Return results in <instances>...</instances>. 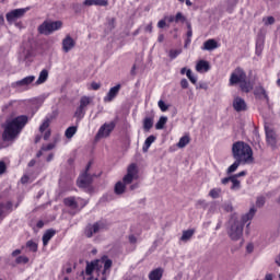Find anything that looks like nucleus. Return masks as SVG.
<instances>
[{
	"mask_svg": "<svg viewBox=\"0 0 280 280\" xmlns=\"http://www.w3.org/2000/svg\"><path fill=\"white\" fill-rule=\"evenodd\" d=\"M28 121L30 117H27V115H21L8 121L2 132V140L14 141L15 138L21 135L25 126H27Z\"/></svg>",
	"mask_w": 280,
	"mask_h": 280,
	"instance_id": "obj_1",
	"label": "nucleus"
},
{
	"mask_svg": "<svg viewBox=\"0 0 280 280\" xmlns=\"http://www.w3.org/2000/svg\"><path fill=\"white\" fill-rule=\"evenodd\" d=\"M232 155L234 160L240 161L243 165L255 163L253 148L244 141H236L232 144Z\"/></svg>",
	"mask_w": 280,
	"mask_h": 280,
	"instance_id": "obj_2",
	"label": "nucleus"
},
{
	"mask_svg": "<svg viewBox=\"0 0 280 280\" xmlns=\"http://www.w3.org/2000/svg\"><path fill=\"white\" fill-rule=\"evenodd\" d=\"M257 213V209L255 207L250 208L248 213L244 214L242 217V221L234 220L233 223L231 224L228 234L233 242H237L244 235V224L246 222H250L253 218H255V214Z\"/></svg>",
	"mask_w": 280,
	"mask_h": 280,
	"instance_id": "obj_3",
	"label": "nucleus"
},
{
	"mask_svg": "<svg viewBox=\"0 0 280 280\" xmlns=\"http://www.w3.org/2000/svg\"><path fill=\"white\" fill-rule=\"evenodd\" d=\"M58 30H62V21H44L38 27V34H43L44 36H50L54 32H58Z\"/></svg>",
	"mask_w": 280,
	"mask_h": 280,
	"instance_id": "obj_4",
	"label": "nucleus"
},
{
	"mask_svg": "<svg viewBox=\"0 0 280 280\" xmlns=\"http://www.w3.org/2000/svg\"><path fill=\"white\" fill-rule=\"evenodd\" d=\"M92 162H89L84 172L78 177L77 185L81 189H86L91 187L93 183V176L89 174V170H91Z\"/></svg>",
	"mask_w": 280,
	"mask_h": 280,
	"instance_id": "obj_5",
	"label": "nucleus"
},
{
	"mask_svg": "<svg viewBox=\"0 0 280 280\" xmlns=\"http://www.w3.org/2000/svg\"><path fill=\"white\" fill-rule=\"evenodd\" d=\"M246 78V71H244L241 67H237L230 75L229 86H237V84L243 83Z\"/></svg>",
	"mask_w": 280,
	"mask_h": 280,
	"instance_id": "obj_6",
	"label": "nucleus"
},
{
	"mask_svg": "<svg viewBox=\"0 0 280 280\" xmlns=\"http://www.w3.org/2000/svg\"><path fill=\"white\" fill-rule=\"evenodd\" d=\"M108 229V226L104 223V221H98L93 224H90L85 228L84 235L88 237H93L95 233H100V231Z\"/></svg>",
	"mask_w": 280,
	"mask_h": 280,
	"instance_id": "obj_7",
	"label": "nucleus"
},
{
	"mask_svg": "<svg viewBox=\"0 0 280 280\" xmlns=\"http://www.w3.org/2000/svg\"><path fill=\"white\" fill-rule=\"evenodd\" d=\"M139 171L137 164L132 163L127 168V174L122 178L125 185H130L135 178H138Z\"/></svg>",
	"mask_w": 280,
	"mask_h": 280,
	"instance_id": "obj_8",
	"label": "nucleus"
},
{
	"mask_svg": "<svg viewBox=\"0 0 280 280\" xmlns=\"http://www.w3.org/2000/svg\"><path fill=\"white\" fill-rule=\"evenodd\" d=\"M104 262L102 260H94L92 262L86 264L85 275L91 276L93 272H96L97 277H100V272H102V268Z\"/></svg>",
	"mask_w": 280,
	"mask_h": 280,
	"instance_id": "obj_9",
	"label": "nucleus"
},
{
	"mask_svg": "<svg viewBox=\"0 0 280 280\" xmlns=\"http://www.w3.org/2000/svg\"><path fill=\"white\" fill-rule=\"evenodd\" d=\"M116 126H117V122L115 121L105 122L103 126L100 127L97 131V137L100 138L110 137V132L115 130Z\"/></svg>",
	"mask_w": 280,
	"mask_h": 280,
	"instance_id": "obj_10",
	"label": "nucleus"
},
{
	"mask_svg": "<svg viewBox=\"0 0 280 280\" xmlns=\"http://www.w3.org/2000/svg\"><path fill=\"white\" fill-rule=\"evenodd\" d=\"M28 9H15L7 13L5 19L8 23H12L16 21V19H23L25 16V12H27Z\"/></svg>",
	"mask_w": 280,
	"mask_h": 280,
	"instance_id": "obj_11",
	"label": "nucleus"
},
{
	"mask_svg": "<svg viewBox=\"0 0 280 280\" xmlns=\"http://www.w3.org/2000/svg\"><path fill=\"white\" fill-rule=\"evenodd\" d=\"M121 91V84H116L115 86L110 88L108 93L104 96L103 101L105 103H110L115 97L119 95V92Z\"/></svg>",
	"mask_w": 280,
	"mask_h": 280,
	"instance_id": "obj_12",
	"label": "nucleus"
},
{
	"mask_svg": "<svg viewBox=\"0 0 280 280\" xmlns=\"http://www.w3.org/2000/svg\"><path fill=\"white\" fill-rule=\"evenodd\" d=\"M233 108L236 113H244L248 110V105L246 104V101H244V98L236 96L233 100Z\"/></svg>",
	"mask_w": 280,
	"mask_h": 280,
	"instance_id": "obj_13",
	"label": "nucleus"
},
{
	"mask_svg": "<svg viewBox=\"0 0 280 280\" xmlns=\"http://www.w3.org/2000/svg\"><path fill=\"white\" fill-rule=\"evenodd\" d=\"M62 51L63 54H69V51H71V49H73L75 47V40L73 37H71V35H67L63 39H62Z\"/></svg>",
	"mask_w": 280,
	"mask_h": 280,
	"instance_id": "obj_14",
	"label": "nucleus"
},
{
	"mask_svg": "<svg viewBox=\"0 0 280 280\" xmlns=\"http://www.w3.org/2000/svg\"><path fill=\"white\" fill-rule=\"evenodd\" d=\"M265 132H266V141L268 145H270L271 148H277V132L268 128L265 129Z\"/></svg>",
	"mask_w": 280,
	"mask_h": 280,
	"instance_id": "obj_15",
	"label": "nucleus"
},
{
	"mask_svg": "<svg viewBox=\"0 0 280 280\" xmlns=\"http://www.w3.org/2000/svg\"><path fill=\"white\" fill-rule=\"evenodd\" d=\"M112 266H113V260L107 259L104 262V269L102 270V268H101V271H100L98 276L95 278V280H106V270H110Z\"/></svg>",
	"mask_w": 280,
	"mask_h": 280,
	"instance_id": "obj_16",
	"label": "nucleus"
},
{
	"mask_svg": "<svg viewBox=\"0 0 280 280\" xmlns=\"http://www.w3.org/2000/svg\"><path fill=\"white\" fill-rule=\"evenodd\" d=\"M35 80H36V77L28 75L20 81H16L15 83H12V86H30V84H32V82H34Z\"/></svg>",
	"mask_w": 280,
	"mask_h": 280,
	"instance_id": "obj_17",
	"label": "nucleus"
},
{
	"mask_svg": "<svg viewBox=\"0 0 280 280\" xmlns=\"http://www.w3.org/2000/svg\"><path fill=\"white\" fill-rule=\"evenodd\" d=\"M254 95L255 97H257L258 100H266L267 102L270 101V97L268 96V93L266 92V89H264V86H257L254 91Z\"/></svg>",
	"mask_w": 280,
	"mask_h": 280,
	"instance_id": "obj_18",
	"label": "nucleus"
},
{
	"mask_svg": "<svg viewBox=\"0 0 280 280\" xmlns=\"http://www.w3.org/2000/svg\"><path fill=\"white\" fill-rule=\"evenodd\" d=\"M220 47L215 39H208L203 43L202 49L203 51H213V49H218Z\"/></svg>",
	"mask_w": 280,
	"mask_h": 280,
	"instance_id": "obj_19",
	"label": "nucleus"
},
{
	"mask_svg": "<svg viewBox=\"0 0 280 280\" xmlns=\"http://www.w3.org/2000/svg\"><path fill=\"white\" fill-rule=\"evenodd\" d=\"M163 268L159 267L150 271L149 273V280H161L163 279Z\"/></svg>",
	"mask_w": 280,
	"mask_h": 280,
	"instance_id": "obj_20",
	"label": "nucleus"
},
{
	"mask_svg": "<svg viewBox=\"0 0 280 280\" xmlns=\"http://www.w3.org/2000/svg\"><path fill=\"white\" fill-rule=\"evenodd\" d=\"M210 69L211 66L209 65V61L206 60H199L196 65V71H198V73H202V71L207 73V71H209Z\"/></svg>",
	"mask_w": 280,
	"mask_h": 280,
	"instance_id": "obj_21",
	"label": "nucleus"
},
{
	"mask_svg": "<svg viewBox=\"0 0 280 280\" xmlns=\"http://www.w3.org/2000/svg\"><path fill=\"white\" fill-rule=\"evenodd\" d=\"M54 235H56V230L54 229H49L47 230L44 235H43V245L47 246V244H49L50 240L54 237Z\"/></svg>",
	"mask_w": 280,
	"mask_h": 280,
	"instance_id": "obj_22",
	"label": "nucleus"
},
{
	"mask_svg": "<svg viewBox=\"0 0 280 280\" xmlns=\"http://www.w3.org/2000/svg\"><path fill=\"white\" fill-rule=\"evenodd\" d=\"M154 126V117L149 116L143 119V130L144 132H150Z\"/></svg>",
	"mask_w": 280,
	"mask_h": 280,
	"instance_id": "obj_23",
	"label": "nucleus"
},
{
	"mask_svg": "<svg viewBox=\"0 0 280 280\" xmlns=\"http://www.w3.org/2000/svg\"><path fill=\"white\" fill-rule=\"evenodd\" d=\"M65 207H69L70 209H78L79 205L75 201V197H67L63 199Z\"/></svg>",
	"mask_w": 280,
	"mask_h": 280,
	"instance_id": "obj_24",
	"label": "nucleus"
},
{
	"mask_svg": "<svg viewBox=\"0 0 280 280\" xmlns=\"http://www.w3.org/2000/svg\"><path fill=\"white\" fill-rule=\"evenodd\" d=\"M238 84L242 93H250V91H253V83H250V81H247L246 79H244V81Z\"/></svg>",
	"mask_w": 280,
	"mask_h": 280,
	"instance_id": "obj_25",
	"label": "nucleus"
},
{
	"mask_svg": "<svg viewBox=\"0 0 280 280\" xmlns=\"http://www.w3.org/2000/svg\"><path fill=\"white\" fill-rule=\"evenodd\" d=\"M49 78V71L47 69H44L40 71L39 77L36 81V84H45L47 82V79Z\"/></svg>",
	"mask_w": 280,
	"mask_h": 280,
	"instance_id": "obj_26",
	"label": "nucleus"
},
{
	"mask_svg": "<svg viewBox=\"0 0 280 280\" xmlns=\"http://www.w3.org/2000/svg\"><path fill=\"white\" fill-rule=\"evenodd\" d=\"M195 233H196V230H194V229L183 231L180 241H182V242H189V240H190L191 237H194V234H195Z\"/></svg>",
	"mask_w": 280,
	"mask_h": 280,
	"instance_id": "obj_27",
	"label": "nucleus"
},
{
	"mask_svg": "<svg viewBox=\"0 0 280 280\" xmlns=\"http://www.w3.org/2000/svg\"><path fill=\"white\" fill-rule=\"evenodd\" d=\"M77 132H78V126L68 127L65 131V137L66 139H73Z\"/></svg>",
	"mask_w": 280,
	"mask_h": 280,
	"instance_id": "obj_28",
	"label": "nucleus"
},
{
	"mask_svg": "<svg viewBox=\"0 0 280 280\" xmlns=\"http://www.w3.org/2000/svg\"><path fill=\"white\" fill-rule=\"evenodd\" d=\"M154 141H156V137L155 136H149L145 139L144 144L142 147L143 152H148V150H150V145H152L154 143Z\"/></svg>",
	"mask_w": 280,
	"mask_h": 280,
	"instance_id": "obj_29",
	"label": "nucleus"
},
{
	"mask_svg": "<svg viewBox=\"0 0 280 280\" xmlns=\"http://www.w3.org/2000/svg\"><path fill=\"white\" fill-rule=\"evenodd\" d=\"M114 191L117 196H121L126 191V184L124 182H117Z\"/></svg>",
	"mask_w": 280,
	"mask_h": 280,
	"instance_id": "obj_30",
	"label": "nucleus"
},
{
	"mask_svg": "<svg viewBox=\"0 0 280 280\" xmlns=\"http://www.w3.org/2000/svg\"><path fill=\"white\" fill-rule=\"evenodd\" d=\"M244 165V162H240V160H235L232 165L228 167L226 174H233V172H237V167Z\"/></svg>",
	"mask_w": 280,
	"mask_h": 280,
	"instance_id": "obj_31",
	"label": "nucleus"
},
{
	"mask_svg": "<svg viewBox=\"0 0 280 280\" xmlns=\"http://www.w3.org/2000/svg\"><path fill=\"white\" fill-rule=\"evenodd\" d=\"M91 102H93V98H91V96H82L80 98V107L85 109L86 106H89L91 104Z\"/></svg>",
	"mask_w": 280,
	"mask_h": 280,
	"instance_id": "obj_32",
	"label": "nucleus"
},
{
	"mask_svg": "<svg viewBox=\"0 0 280 280\" xmlns=\"http://www.w3.org/2000/svg\"><path fill=\"white\" fill-rule=\"evenodd\" d=\"M165 124H167V117L161 116L155 124V130H163V128H165Z\"/></svg>",
	"mask_w": 280,
	"mask_h": 280,
	"instance_id": "obj_33",
	"label": "nucleus"
},
{
	"mask_svg": "<svg viewBox=\"0 0 280 280\" xmlns=\"http://www.w3.org/2000/svg\"><path fill=\"white\" fill-rule=\"evenodd\" d=\"M26 247L28 248V250H31V253H38V243L34 241H27Z\"/></svg>",
	"mask_w": 280,
	"mask_h": 280,
	"instance_id": "obj_34",
	"label": "nucleus"
},
{
	"mask_svg": "<svg viewBox=\"0 0 280 280\" xmlns=\"http://www.w3.org/2000/svg\"><path fill=\"white\" fill-rule=\"evenodd\" d=\"M220 194H222V188H212L209 191L210 198H213V200L220 198Z\"/></svg>",
	"mask_w": 280,
	"mask_h": 280,
	"instance_id": "obj_35",
	"label": "nucleus"
},
{
	"mask_svg": "<svg viewBox=\"0 0 280 280\" xmlns=\"http://www.w3.org/2000/svg\"><path fill=\"white\" fill-rule=\"evenodd\" d=\"M175 23H189L183 12H177L175 15Z\"/></svg>",
	"mask_w": 280,
	"mask_h": 280,
	"instance_id": "obj_36",
	"label": "nucleus"
},
{
	"mask_svg": "<svg viewBox=\"0 0 280 280\" xmlns=\"http://www.w3.org/2000/svg\"><path fill=\"white\" fill-rule=\"evenodd\" d=\"M190 139H189V136H183L178 143H177V147L179 148H185L188 143H189Z\"/></svg>",
	"mask_w": 280,
	"mask_h": 280,
	"instance_id": "obj_37",
	"label": "nucleus"
},
{
	"mask_svg": "<svg viewBox=\"0 0 280 280\" xmlns=\"http://www.w3.org/2000/svg\"><path fill=\"white\" fill-rule=\"evenodd\" d=\"M46 130H49V118L45 119L40 126H39V132L40 135H43L44 132H46Z\"/></svg>",
	"mask_w": 280,
	"mask_h": 280,
	"instance_id": "obj_38",
	"label": "nucleus"
},
{
	"mask_svg": "<svg viewBox=\"0 0 280 280\" xmlns=\"http://www.w3.org/2000/svg\"><path fill=\"white\" fill-rule=\"evenodd\" d=\"M86 109H84L83 107H78L75 113H74V117H77V119H82V117H84Z\"/></svg>",
	"mask_w": 280,
	"mask_h": 280,
	"instance_id": "obj_39",
	"label": "nucleus"
},
{
	"mask_svg": "<svg viewBox=\"0 0 280 280\" xmlns=\"http://www.w3.org/2000/svg\"><path fill=\"white\" fill-rule=\"evenodd\" d=\"M182 50L180 49H171L168 52V56L171 58V60H175V58H178V56H180Z\"/></svg>",
	"mask_w": 280,
	"mask_h": 280,
	"instance_id": "obj_40",
	"label": "nucleus"
},
{
	"mask_svg": "<svg viewBox=\"0 0 280 280\" xmlns=\"http://www.w3.org/2000/svg\"><path fill=\"white\" fill-rule=\"evenodd\" d=\"M242 187L240 180L232 176V186H231V189L235 190V189H240Z\"/></svg>",
	"mask_w": 280,
	"mask_h": 280,
	"instance_id": "obj_41",
	"label": "nucleus"
},
{
	"mask_svg": "<svg viewBox=\"0 0 280 280\" xmlns=\"http://www.w3.org/2000/svg\"><path fill=\"white\" fill-rule=\"evenodd\" d=\"M54 148H56V142L52 143H48V144H43L42 145V151L43 152H49L50 150H54Z\"/></svg>",
	"mask_w": 280,
	"mask_h": 280,
	"instance_id": "obj_42",
	"label": "nucleus"
},
{
	"mask_svg": "<svg viewBox=\"0 0 280 280\" xmlns=\"http://www.w3.org/2000/svg\"><path fill=\"white\" fill-rule=\"evenodd\" d=\"M15 264H30V258L27 256H19L15 259Z\"/></svg>",
	"mask_w": 280,
	"mask_h": 280,
	"instance_id": "obj_43",
	"label": "nucleus"
},
{
	"mask_svg": "<svg viewBox=\"0 0 280 280\" xmlns=\"http://www.w3.org/2000/svg\"><path fill=\"white\" fill-rule=\"evenodd\" d=\"M186 27H187V33L186 36L187 38H191V36H194V31L191 28V22H186Z\"/></svg>",
	"mask_w": 280,
	"mask_h": 280,
	"instance_id": "obj_44",
	"label": "nucleus"
},
{
	"mask_svg": "<svg viewBox=\"0 0 280 280\" xmlns=\"http://www.w3.org/2000/svg\"><path fill=\"white\" fill-rule=\"evenodd\" d=\"M158 106L162 110V113L167 112V108H170V106H167L164 101H159Z\"/></svg>",
	"mask_w": 280,
	"mask_h": 280,
	"instance_id": "obj_45",
	"label": "nucleus"
},
{
	"mask_svg": "<svg viewBox=\"0 0 280 280\" xmlns=\"http://www.w3.org/2000/svg\"><path fill=\"white\" fill-rule=\"evenodd\" d=\"M266 205V198L265 197H258L256 200V207H264Z\"/></svg>",
	"mask_w": 280,
	"mask_h": 280,
	"instance_id": "obj_46",
	"label": "nucleus"
},
{
	"mask_svg": "<svg viewBox=\"0 0 280 280\" xmlns=\"http://www.w3.org/2000/svg\"><path fill=\"white\" fill-rule=\"evenodd\" d=\"M94 5H100L102 8H106V5H108V1L107 0H94Z\"/></svg>",
	"mask_w": 280,
	"mask_h": 280,
	"instance_id": "obj_47",
	"label": "nucleus"
},
{
	"mask_svg": "<svg viewBox=\"0 0 280 280\" xmlns=\"http://www.w3.org/2000/svg\"><path fill=\"white\" fill-rule=\"evenodd\" d=\"M8 170V166L5 165L4 161H0V176L5 174V171Z\"/></svg>",
	"mask_w": 280,
	"mask_h": 280,
	"instance_id": "obj_48",
	"label": "nucleus"
},
{
	"mask_svg": "<svg viewBox=\"0 0 280 280\" xmlns=\"http://www.w3.org/2000/svg\"><path fill=\"white\" fill-rule=\"evenodd\" d=\"M50 137H51V129H47L46 131H44V136H43L44 141H49Z\"/></svg>",
	"mask_w": 280,
	"mask_h": 280,
	"instance_id": "obj_49",
	"label": "nucleus"
},
{
	"mask_svg": "<svg viewBox=\"0 0 280 280\" xmlns=\"http://www.w3.org/2000/svg\"><path fill=\"white\" fill-rule=\"evenodd\" d=\"M91 89H92V91H100V89H102V84L97 83V82H92Z\"/></svg>",
	"mask_w": 280,
	"mask_h": 280,
	"instance_id": "obj_50",
	"label": "nucleus"
},
{
	"mask_svg": "<svg viewBox=\"0 0 280 280\" xmlns=\"http://www.w3.org/2000/svg\"><path fill=\"white\" fill-rule=\"evenodd\" d=\"M12 207H13L12 201H8L7 203H4V209L5 211H8V213H12Z\"/></svg>",
	"mask_w": 280,
	"mask_h": 280,
	"instance_id": "obj_51",
	"label": "nucleus"
},
{
	"mask_svg": "<svg viewBox=\"0 0 280 280\" xmlns=\"http://www.w3.org/2000/svg\"><path fill=\"white\" fill-rule=\"evenodd\" d=\"M180 86L182 89H189V81H187V79H182Z\"/></svg>",
	"mask_w": 280,
	"mask_h": 280,
	"instance_id": "obj_52",
	"label": "nucleus"
},
{
	"mask_svg": "<svg viewBox=\"0 0 280 280\" xmlns=\"http://www.w3.org/2000/svg\"><path fill=\"white\" fill-rule=\"evenodd\" d=\"M167 26V22H165V20H160L159 22H158V27L160 28V30H164V27H166Z\"/></svg>",
	"mask_w": 280,
	"mask_h": 280,
	"instance_id": "obj_53",
	"label": "nucleus"
},
{
	"mask_svg": "<svg viewBox=\"0 0 280 280\" xmlns=\"http://www.w3.org/2000/svg\"><path fill=\"white\" fill-rule=\"evenodd\" d=\"M265 25H275V18L268 16L267 20L265 21Z\"/></svg>",
	"mask_w": 280,
	"mask_h": 280,
	"instance_id": "obj_54",
	"label": "nucleus"
},
{
	"mask_svg": "<svg viewBox=\"0 0 280 280\" xmlns=\"http://www.w3.org/2000/svg\"><path fill=\"white\" fill-rule=\"evenodd\" d=\"M232 180H233V176H230V177L222 178L221 183L222 185H229V183H232Z\"/></svg>",
	"mask_w": 280,
	"mask_h": 280,
	"instance_id": "obj_55",
	"label": "nucleus"
},
{
	"mask_svg": "<svg viewBox=\"0 0 280 280\" xmlns=\"http://www.w3.org/2000/svg\"><path fill=\"white\" fill-rule=\"evenodd\" d=\"M21 183H22V185H27V183H30V176L23 175L21 177Z\"/></svg>",
	"mask_w": 280,
	"mask_h": 280,
	"instance_id": "obj_56",
	"label": "nucleus"
},
{
	"mask_svg": "<svg viewBox=\"0 0 280 280\" xmlns=\"http://www.w3.org/2000/svg\"><path fill=\"white\" fill-rule=\"evenodd\" d=\"M4 207H5V203L0 202V219L4 218V215H3L5 213Z\"/></svg>",
	"mask_w": 280,
	"mask_h": 280,
	"instance_id": "obj_57",
	"label": "nucleus"
},
{
	"mask_svg": "<svg viewBox=\"0 0 280 280\" xmlns=\"http://www.w3.org/2000/svg\"><path fill=\"white\" fill-rule=\"evenodd\" d=\"M129 244H137V236L135 234L129 235Z\"/></svg>",
	"mask_w": 280,
	"mask_h": 280,
	"instance_id": "obj_58",
	"label": "nucleus"
},
{
	"mask_svg": "<svg viewBox=\"0 0 280 280\" xmlns=\"http://www.w3.org/2000/svg\"><path fill=\"white\" fill-rule=\"evenodd\" d=\"M83 5H88V7L95 5V0H84Z\"/></svg>",
	"mask_w": 280,
	"mask_h": 280,
	"instance_id": "obj_59",
	"label": "nucleus"
},
{
	"mask_svg": "<svg viewBox=\"0 0 280 280\" xmlns=\"http://www.w3.org/2000/svg\"><path fill=\"white\" fill-rule=\"evenodd\" d=\"M246 174H247L246 171H242V172H240V173H237L235 175H232V176H234L237 179V178H241V176H246Z\"/></svg>",
	"mask_w": 280,
	"mask_h": 280,
	"instance_id": "obj_60",
	"label": "nucleus"
},
{
	"mask_svg": "<svg viewBox=\"0 0 280 280\" xmlns=\"http://www.w3.org/2000/svg\"><path fill=\"white\" fill-rule=\"evenodd\" d=\"M246 250H247V253H253V250H255V246L252 243H249L246 246Z\"/></svg>",
	"mask_w": 280,
	"mask_h": 280,
	"instance_id": "obj_61",
	"label": "nucleus"
},
{
	"mask_svg": "<svg viewBox=\"0 0 280 280\" xmlns=\"http://www.w3.org/2000/svg\"><path fill=\"white\" fill-rule=\"evenodd\" d=\"M36 226L37 229H43V226H45V222L43 220H39L37 223H36Z\"/></svg>",
	"mask_w": 280,
	"mask_h": 280,
	"instance_id": "obj_62",
	"label": "nucleus"
},
{
	"mask_svg": "<svg viewBox=\"0 0 280 280\" xmlns=\"http://www.w3.org/2000/svg\"><path fill=\"white\" fill-rule=\"evenodd\" d=\"M265 280H272V273H267L265 276Z\"/></svg>",
	"mask_w": 280,
	"mask_h": 280,
	"instance_id": "obj_63",
	"label": "nucleus"
},
{
	"mask_svg": "<svg viewBox=\"0 0 280 280\" xmlns=\"http://www.w3.org/2000/svg\"><path fill=\"white\" fill-rule=\"evenodd\" d=\"M275 261H276L277 266L280 267V255L276 257Z\"/></svg>",
	"mask_w": 280,
	"mask_h": 280,
	"instance_id": "obj_64",
	"label": "nucleus"
}]
</instances>
